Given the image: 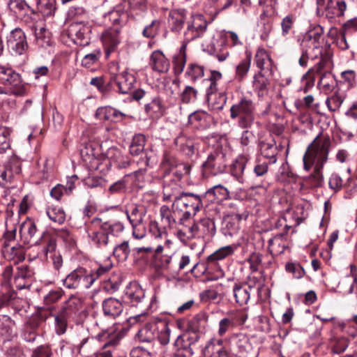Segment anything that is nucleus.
<instances>
[{"label": "nucleus", "mask_w": 357, "mask_h": 357, "mask_svg": "<svg viewBox=\"0 0 357 357\" xmlns=\"http://www.w3.org/2000/svg\"><path fill=\"white\" fill-rule=\"evenodd\" d=\"M256 107L253 101L246 97H242L230 107V117L238 119V125L243 129H248L256 121Z\"/></svg>", "instance_id": "2"}, {"label": "nucleus", "mask_w": 357, "mask_h": 357, "mask_svg": "<svg viewBox=\"0 0 357 357\" xmlns=\"http://www.w3.org/2000/svg\"><path fill=\"white\" fill-rule=\"evenodd\" d=\"M102 42L105 49L106 56L114 52L121 41L120 36V29H109L104 31L101 36Z\"/></svg>", "instance_id": "17"}, {"label": "nucleus", "mask_w": 357, "mask_h": 357, "mask_svg": "<svg viewBox=\"0 0 357 357\" xmlns=\"http://www.w3.org/2000/svg\"><path fill=\"white\" fill-rule=\"evenodd\" d=\"M146 143L145 136L142 134L135 135L130 145V153L133 155H139L144 149Z\"/></svg>", "instance_id": "49"}, {"label": "nucleus", "mask_w": 357, "mask_h": 357, "mask_svg": "<svg viewBox=\"0 0 357 357\" xmlns=\"http://www.w3.org/2000/svg\"><path fill=\"white\" fill-rule=\"evenodd\" d=\"M111 83L115 84L118 91L122 94H127L133 89L135 84V77L124 70L118 73H114L111 77Z\"/></svg>", "instance_id": "13"}, {"label": "nucleus", "mask_w": 357, "mask_h": 357, "mask_svg": "<svg viewBox=\"0 0 357 357\" xmlns=\"http://www.w3.org/2000/svg\"><path fill=\"white\" fill-rule=\"evenodd\" d=\"M206 321L205 316L203 314H197L193 317L190 321V327L193 331L192 334L183 335L184 337L183 344H186L187 347L195 345L199 340V336L196 333L197 331L202 327V322Z\"/></svg>", "instance_id": "20"}, {"label": "nucleus", "mask_w": 357, "mask_h": 357, "mask_svg": "<svg viewBox=\"0 0 357 357\" xmlns=\"http://www.w3.org/2000/svg\"><path fill=\"white\" fill-rule=\"evenodd\" d=\"M214 221L211 218H204L188 227L187 238L212 237L215 234Z\"/></svg>", "instance_id": "8"}, {"label": "nucleus", "mask_w": 357, "mask_h": 357, "mask_svg": "<svg viewBox=\"0 0 357 357\" xmlns=\"http://www.w3.org/2000/svg\"><path fill=\"white\" fill-rule=\"evenodd\" d=\"M206 195H213L217 201H222L229 197L228 190L222 185H216L206 191Z\"/></svg>", "instance_id": "54"}, {"label": "nucleus", "mask_w": 357, "mask_h": 357, "mask_svg": "<svg viewBox=\"0 0 357 357\" xmlns=\"http://www.w3.org/2000/svg\"><path fill=\"white\" fill-rule=\"evenodd\" d=\"M202 206L201 197L192 193H182L180 196L174 198L172 204V208L174 211H183L184 210L199 211Z\"/></svg>", "instance_id": "10"}, {"label": "nucleus", "mask_w": 357, "mask_h": 357, "mask_svg": "<svg viewBox=\"0 0 357 357\" xmlns=\"http://www.w3.org/2000/svg\"><path fill=\"white\" fill-rule=\"evenodd\" d=\"M284 146L280 143L277 144L275 139L266 140L262 142L260 144L261 154L270 160L269 163L274 164L277 161V155Z\"/></svg>", "instance_id": "21"}, {"label": "nucleus", "mask_w": 357, "mask_h": 357, "mask_svg": "<svg viewBox=\"0 0 357 357\" xmlns=\"http://www.w3.org/2000/svg\"><path fill=\"white\" fill-rule=\"evenodd\" d=\"M7 45L13 54L22 55L28 47L24 32L20 28L12 30L7 37Z\"/></svg>", "instance_id": "11"}, {"label": "nucleus", "mask_w": 357, "mask_h": 357, "mask_svg": "<svg viewBox=\"0 0 357 357\" xmlns=\"http://www.w3.org/2000/svg\"><path fill=\"white\" fill-rule=\"evenodd\" d=\"M183 336L181 335L177 337L174 342V346L178 349L174 354V357H192L194 354L193 348L183 344Z\"/></svg>", "instance_id": "45"}, {"label": "nucleus", "mask_w": 357, "mask_h": 357, "mask_svg": "<svg viewBox=\"0 0 357 357\" xmlns=\"http://www.w3.org/2000/svg\"><path fill=\"white\" fill-rule=\"evenodd\" d=\"M255 63L260 70L259 73L272 75L273 61L270 54L263 47L257 48L255 55Z\"/></svg>", "instance_id": "18"}, {"label": "nucleus", "mask_w": 357, "mask_h": 357, "mask_svg": "<svg viewBox=\"0 0 357 357\" xmlns=\"http://www.w3.org/2000/svg\"><path fill=\"white\" fill-rule=\"evenodd\" d=\"M335 0H317V11L325 12L327 17L333 18Z\"/></svg>", "instance_id": "59"}, {"label": "nucleus", "mask_w": 357, "mask_h": 357, "mask_svg": "<svg viewBox=\"0 0 357 357\" xmlns=\"http://www.w3.org/2000/svg\"><path fill=\"white\" fill-rule=\"evenodd\" d=\"M124 298L132 305L137 306L144 302L145 291L138 283L130 282L126 289Z\"/></svg>", "instance_id": "19"}, {"label": "nucleus", "mask_w": 357, "mask_h": 357, "mask_svg": "<svg viewBox=\"0 0 357 357\" xmlns=\"http://www.w3.org/2000/svg\"><path fill=\"white\" fill-rule=\"evenodd\" d=\"M11 130L7 128L0 127V153H4L8 149L10 148V142L9 137Z\"/></svg>", "instance_id": "58"}, {"label": "nucleus", "mask_w": 357, "mask_h": 357, "mask_svg": "<svg viewBox=\"0 0 357 357\" xmlns=\"http://www.w3.org/2000/svg\"><path fill=\"white\" fill-rule=\"evenodd\" d=\"M252 61V54L250 52L246 53V58L240 61L236 67V78L241 82L249 72Z\"/></svg>", "instance_id": "44"}, {"label": "nucleus", "mask_w": 357, "mask_h": 357, "mask_svg": "<svg viewBox=\"0 0 357 357\" xmlns=\"http://www.w3.org/2000/svg\"><path fill=\"white\" fill-rule=\"evenodd\" d=\"M260 38L266 41L273 29V24L271 20L267 17L265 12L260 15V20L258 24Z\"/></svg>", "instance_id": "40"}, {"label": "nucleus", "mask_w": 357, "mask_h": 357, "mask_svg": "<svg viewBox=\"0 0 357 357\" xmlns=\"http://www.w3.org/2000/svg\"><path fill=\"white\" fill-rule=\"evenodd\" d=\"M206 27L207 22L202 15H192L190 20L187 21V27L183 32V44L187 47L188 43L200 37Z\"/></svg>", "instance_id": "6"}, {"label": "nucleus", "mask_w": 357, "mask_h": 357, "mask_svg": "<svg viewBox=\"0 0 357 357\" xmlns=\"http://www.w3.org/2000/svg\"><path fill=\"white\" fill-rule=\"evenodd\" d=\"M8 10L16 15L21 16L28 12L33 14L35 11L24 0H9L7 3Z\"/></svg>", "instance_id": "33"}, {"label": "nucleus", "mask_w": 357, "mask_h": 357, "mask_svg": "<svg viewBox=\"0 0 357 357\" xmlns=\"http://www.w3.org/2000/svg\"><path fill=\"white\" fill-rule=\"evenodd\" d=\"M126 213L131 225H141L145 215V209L142 206L132 204L127 208Z\"/></svg>", "instance_id": "30"}, {"label": "nucleus", "mask_w": 357, "mask_h": 357, "mask_svg": "<svg viewBox=\"0 0 357 357\" xmlns=\"http://www.w3.org/2000/svg\"><path fill=\"white\" fill-rule=\"evenodd\" d=\"M331 140L328 136L318 135L309 144L303 155V168L309 171L312 166L316 169H323L328 159Z\"/></svg>", "instance_id": "1"}, {"label": "nucleus", "mask_w": 357, "mask_h": 357, "mask_svg": "<svg viewBox=\"0 0 357 357\" xmlns=\"http://www.w3.org/2000/svg\"><path fill=\"white\" fill-rule=\"evenodd\" d=\"M0 84L3 89L10 91L6 95H20L22 93L21 77L10 66H0Z\"/></svg>", "instance_id": "5"}, {"label": "nucleus", "mask_w": 357, "mask_h": 357, "mask_svg": "<svg viewBox=\"0 0 357 357\" xmlns=\"http://www.w3.org/2000/svg\"><path fill=\"white\" fill-rule=\"evenodd\" d=\"M149 64L153 70L161 73H167L170 66L169 60L159 50L154 51L151 54Z\"/></svg>", "instance_id": "26"}, {"label": "nucleus", "mask_w": 357, "mask_h": 357, "mask_svg": "<svg viewBox=\"0 0 357 357\" xmlns=\"http://www.w3.org/2000/svg\"><path fill=\"white\" fill-rule=\"evenodd\" d=\"M160 26V20H153L151 24L144 28L142 36L146 38H154L158 34Z\"/></svg>", "instance_id": "57"}, {"label": "nucleus", "mask_w": 357, "mask_h": 357, "mask_svg": "<svg viewBox=\"0 0 357 357\" xmlns=\"http://www.w3.org/2000/svg\"><path fill=\"white\" fill-rule=\"evenodd\" d=\"M130 254V249L128 241L116 245L113 250V255L119 261H125Z\"/></svg>", "instance_id": "60"}, {"label": "nucleus", "mask_w": 357, "mask_h": 357, "mask_svg": "<svg viewBox=\"0 0 357 357\" xmlns=\"http://www.w3.org/2000/svg\"><path fill=\"white\" fill-rule=\"evenodd\" d=\"M96 280L97 277L88 273L85 268L79 267L66 275L63 280V284L69 289H88Z\"/></svg>", "instance_id": "3"}, {"label": "nucleus", "mask_w": 357, "mask_h": 357, "mask_svg": "<svg viewBox=\"0 0 357 357\" xmlns=\"http://www.w3.org/2000/svg\"><path fill=\"white\" fill-rule=\"evenodd\" d=\"M101 56V51L99 49L94 50L92 52L86 54L82 59L81 65L85 68H90L98 63Z\"/></svg>", "instance_id": "62"}, {"label": "nucleus", "mask_w": 357, "mask_h": 357, "mask_svg": "<svg viewBox=\"0 0 357 357\" xmlns=\"http://www.w3.org/2000/svg\"><path fill=\"white\" fill-rule=\"evenodd\" d=\"M187 11L184 8L172 9L168 13L167 22L169 30L180 33L187 22Z\"/></svg>", "instance_id": "14"}, {"label": "nucleus", "mask_w": 357, "mask_h": 357, "mask_svg": "<svg viewBox=\"0 0 357 357\" xmlns=\"http://www.w3.org/2000/svg\"><path fill=\"white\" fill-rule=\"evenodd\" d=\"M336 85L335 76L329 70L325 71L321 74L318 86L322 88L325 92L332 91Z\"/></svg>", "instance_id": "46"}, {"label": "nucleus", "mask_w": 357, "mask_h": 357, "mask_svg": "<svg viewBox=\"0 0 357 357\" xmlns=\"http://www.w3.org/2000/svg\"><path fill=\"white\" fill-rule=\"evenodd\" d=\"M204 75V66L195 63H189L185 72V77L190 79L192 82H197L198 79L203 77Z\"/></svg>", "instance_id": "42"}, {"label": "nucleus", "mask_w": 357, "mask_h": 357, "mask_svg": "<svg viewBox=\"0 0 357 357\" xmlns=\"http://www.w3.org/2000/svg\"><path fill=\"white\" fill-rule=\"evenodd\" d=\"M161 168L164 172L163 174L169 173L172 178L174 180L173 176H174L177 181L181 180L183 175L188 174L190 171V165L185 163L177 164L174 158L167 153L163 155Z\"/></svg>", "instance_id": "9"}, {"label": "nucleus", "mask_w": 357, "mask_h": 357, "mask_svg": "<svg viewBox=\"0 0 357 357\" xmlns=\"http://www.w3.org/2000/svg\"><path fill=\"white\" fill-rule=\"evenodd\" d=\"M46 213L49 218L56 223L62 224L65 221V212L62 208L59 207H48L47 208Z\"/></svg>", "instance_id": "55"}, {"label": "nucleus", "mask_w": 357, "mask_h": 357, "mask_svg": "<svg viewBox=\"0 0 357 357\" xmlns=\"http://www.w3.org/2000/svg\"><path fill=\"white\" fill-rule=\"evenodd\" d=\"M229 351L236 357H251L253 347L248 337L244 334H234L229 338Z\"/></svg>", "instance_id": "7"}, {"label": "nucleus", "mask_w": 357, "mask_h": 357, "mask_svg": "<svg viewBox=\"0 0 357 357\" xmlns=\"http://www.w3.org/2000/svg\"><path fill=\"white\" fill-rule=\"evenodd\" d=\"M204 174L218 175L225 172L227 167V153L222 147L211 152L203 165Z\"/></svg>", "instance_id": "4"}, {"label": "nucleus", "mask_w": 357, "mask_h": 357, "mask_svg": "<svg viewBox=\"0 0 357 357\" xmlns=\"http://www.w3.org/2000/svg\"><path fill=\"white\" fill-rule=\"evenodd\" d=\"M82 307V301L74 296H71L62 306L60 312L70 317L76 314Z\"/></svg>", "instance_id": "35"}, {"label": "nucleus", "mask_w": 357, "mask_h": 357, "mask_svg": "<svg viewBox=\"0 0 357 357\" xmlns=\"http://www.w3.org/2000/svg\"><path fill=\"white\" fill-rule=\"evenodd\" d=\"M339 288L344 295H357V275L352 274L346 277L340 282Z\"/></svg>", "instance_id": "36"}, {"label": "nucleus", "mask_w": 357, "mask_h": 357, "mask_svg": "<svg viewBox=\"0 0 357 357\" xmlns=\"http://www.w3.org/2000/svg\"><path fill=\"white\" fill-rule=\"evenodd\" d=\"M197 91L190 86H186L180 95L181 101L188 104L197 99Z\"/></svg>", "instance_id": "63"}, {"label": "nucleus", "mask_w": 357, "mask_h": 357, "mask_svg": "<svg viewBox=\"0 0 357 357\" xmlns=\"http://www.w3.org/2000/svg\"><path fill=\"white\" fill-rule=\"evenodd\" d=\"M227 40L223 37L213 38L211 41L206 45V51L215 56L220 62L226 60L229 53L227 49Z\"/></svg>", "instance_id": "16"}, {"label": "nucleus", "mask_w": 357, "mask_h": 357, "mask_svg": "<svg viewBox=\"0 0 357 357\" xmlns=\"http://www.w3.org/2000/svg\"><path fill=\"white\" fill-rule=\"evenodd\" d=\"M236 248V247L235 245H232L222 247L213 254L210 255L207 258V261L208 262H215L216 261L223 259L227 256L231 255L234 252Z\"/></svg>", "instance_id": "51"}, {"label": "nucleus", "mask_w": 357, "mask_h": 357, "mask_svg": "<svg viewBox=\"0 0 357 357\" xmlns=\"http://www.w3.org/2000/svg\"><path fill=\"white\" fill-rule=\"evenodd\" d=\"M101 229L106 231L107 235L118 236L124 229V226L121 222H101Z\"/></svg>", "instance_id": "56"}, {"label": "nucleus", "mask_w": 357, "mask_h": 357, "mask_svg": "<svg viewBox=\"0 0 357 357\" xmlns=\"http://www.w3.org/2000/svg\"><path fill=\"white\" fill-rule=\"evenodd\" d=\"M82 158L84 164L91 170L100 169L102 171L107 169L109 165V161L107 158L102 157L96 156L93 153V151L89 150L88 148H85L81 151Z\"/></svg>", "instance_id": "15"}, {"label": "nucleus", "mask_w": 357, "mask_h": 357, "mask_svg": "<svg viewBox=\"0 0 357 357\" xmlns=\"http://www.w3.org/2000/svg\"><path fill=\"white\" fill-rule=\"evenodd\" d=\"M208 96V105L213 111L221 110L226 104L227 97L224 93H212Z\"/></svg>", "instance_id": "48"}, {"label": "nucleus", "mask_w": 357, "mask_h": 357, "mask_svg": "<svg viewBox=\"0 0 357 357\" xmlns=\"http://www.w3.org/2000/svg\"><path fill=\"white\" fill-rule=\"evenodd\" d=\"M96 116L100 120L118 123L123 121L127 115L112 107L106 106L98 108Z\"/></svg>", "instance_id": "22"}, {"label": "nucleus", "mask_w": 357, "mask_h": 357, "mask_svg": "<svg viewBox=\"0 0 357 357\" xmlns=\"http://www.w3.org/2000/svg\"><path fill=\"white\" fill-rule=\"evenodd\" d=\"M70 33L74 35L73 41L77 45L85 47L90 43L89 29L87 26L80 24H73L70 29Z\"/></svg>", "instance_id": "23"}, {"label": "nucleus", "mask_w": 357, "mask_h": 357, "mask_svg": "<svg viewBox=\"0 0 357 357\" xmlns=\"http://www.w3.org/2000/svg\"><path fill=\"white\" fill-rule=\"evenodd\" d=\"M249 160L250 156L248 155L243 154L239 155L231 165V174L240 183H244L245 182L243 172Z\"/></svg>", "instance_id": "24"}, {"label": "nucleus", "mask_w": 357, "mask_h": 357, "mask_svg": "<svg viewBox=\"0 0 357 357\" xmlns=\"http://www.w3.org/2000/svg\"><path fill=\"white\" fill-rule=\"evenodd\" d=\"M331 59V53H326L322 59H320V61L317 64L310 68L307 73L303 75V79L308 77L310 75H314V73L319 74L321 76V74L324 73L323 70L328 68Z\"/></svg>", "instance_id": "43"}, {"label": "nucleus", "mask_w": 357, "mask_h": 357, "mask_svg": "<svg viewBox=\"0 0 357 357\" xmlns=\"http://www.w3.org/2000/svg\"><path fill=\"white\" fill-rule=\"evenodd\" d=\"M252 287L247 284H235L233 288L234 296L236 303L243 305L248 303Z\"/></svg>", "instance_id": "34"}, {"label": "nucleus", "mask_w": 357, "mask_h": 357, "mask_svg": "<svg viewBox=\"0 0 357 357\" xmlns=\"http://www.w3.org/2000/svg\"><path fill=\"white\" fill-rule=\"evenodd\" d=\"M158 329L156 324H146L139 330L137 336L142 342L153 343V347L158 344L156 340V331Z\"/></svg>", "instance_id": "28"}, {"label": "nucleus", "mask_w": 357, "mask_h": 357, "mask_svg": "<svg viewBox=\"0 0 357 357\" xmlns=\"http://www.w3.org/2000/svg\"><path fill=\"white\" fill-rule=\"evenodd\" d=\"M158 329L156 331V340L158 344L166 345L170 340V328L167 321H160L157 323Z\"/></svg>", "instance_id": "39"}, {"label": "nucleus", "mask_w": 357, "mask_h": 357, "mask_svg": "<svg viewBox=\"0 0 357 357\" xmlns=\"http://www.w3.org/2000/svg\"><path fill=\"white\" fill-rule=\"evenodd\" d=\"M68 318L70 317L60 311L57 314L54 316L55 329L56 334L62 335L66 333L67 328V320Z\"/></svg>", "instance_id": "61"}, {"label": "nucleus", "mask_w": 357, "mask_h": 357, "mask_svg": "<svg viewBox=\"0 0 357 357\" xmlns=\"http://www.w3.org/2000/svg\"><path fill=\"white\" fill-rule=\"evenodd\" d=\"M102 310L105 316L115 319L123 312V306L121 302L114 298H109L102 302Z\"/></svg>", "instance_id": "27"}, {"label": "nucleus", "mask_w": 357, "mask_h": 357, "mask_svg": "<svg viewBox=\"0 0 357 357\" xmlns=\"http://www.w3.org/2000/svg\"><path fill=\"white\" fill-rule=\"evenodd\" d=\"M176 146L187 156H192L195 153L194 142L185 135H180L175 139Z\"/></svg>", "instance_id": "38"}, {"label": "nucleus", "mask_w": 357, "mask_h": 357, "mask_svg": "<svg viewBox=\"0 0 357 357\" xmlns=\"http://www.w3.org/2000/svg\"><path fill=\"white\" fill-rule=\"evenodd\" d=\"M225 351H226V350H222L221 348H218L211 340L206 343V346L202 349V353L206 357H218Z\"/></svg>", "instance_id": "64"}, {"label": "nucleus", "mask_w": 357, "mask_h": 357, "mask_svg": "<svg viewBox=\"0 0 357 357\" xmlns=\"http://www.w3.org/2000/svg\"><path fill=\"white\" fill-rule=\"evenodd\" d=\"M3 253L4 257L15 265L23 261L25 259L24 250L20 246H5Z\"/></svg>", "instance_id": "32"}, {"label": "nucleus", "mask_w": 357, "mask_h": 357, "mask_svg": "<svg viewBox=\"0 0 357 357\" xmlns=\"http://www.w3.org/2000/svg\"><path fill=\"white\" fill-rule=\"evenodd\" d=\"M163 185V199L170 200L173 197H176L178 192V185L176 182L172 178L169 173L163 174L162 176Z\"/></svg>", "instance_id": "31"}, {"label": "nucleus", "mask_w": 357, "mask_h": 357, "mask_svg": "<svg viewBox=\"0 0 357 357\" xmlns=\"http://www.w3.org/2000/svg\"><path fill=\"white\" fill-rule=\"evenodd\" d=\"M35 243L41 246V251L47 256L48 253L54 252L56 248V239L54 234L44 231Z\"/></svg>", "instance_id": "29"}, {"label": "nucleus", "mask_w": 357, "mask_h": 357, "mask_svg": "<svg viewBox=\"0 0 357 357\" xmlns=\"http://www.w3.org/2000/svg\"><path fill=\"white\" fill-rule=\"evenodd\" d=\"M305 35H310L312 38L307 42V49L312 48V52L310 54L311 59H322L326 53H330L329 51L324 50V47L320 45L319 40L320 39V34L313 31H309Z\"/></svg>", "instance_id": "25"}, {"label": "nucleus", "mask_w": 357, "mask_h": 357, "mask_svg": "<svg viewBox=\"0 0 357 357\" xmlns=\"http://www.w3.org/2000/svg\"><path fill=\"white\" fill-rule=\"evenodd\" d=\"M266 75H268L258 73L254 76L253 88L259 97H264L268 91V85L269 82Z\"/></svg>", "instance_id": "37"}, {"label": "nucleus", "mask_w": 357, "mask_h": 357, "mask_svg": "<svg viewBox=\"0 0 357 357\" xmlns=\"http://www.w3.org/2000/svg\"><path fill=\"white\" fill-rule=\"evenodd\" d=\"M86 232L91 243L98 248H102L107 245L109 238L106 231L101 229V219L93 218L91 225L87 226Z\"/></svg>", "instance_id": "12"}, {"label": "nucleus", "mask_w": 357, "mask_h": 357, "mask_svg": "<svg viewBox=\"0 0 357 357\" xmlns=\"http://www.w3.org/2000/svg\"><path fill=\"white\" fill-rule=\"evenodd\" d=\"M96 339L100 342H105L104 347L116 345L119 341L118 335L112 328L102 331L96 335Z\"/></svg>", "instance_id": "47"}, {"label": "nucleus", "mask_w": 357, "mask_h": 357, "mask_svg": "<svg viewBox=\"0 0 357 357\" xmlns=\"http://www.w3.org/2000/svg\"><path fill=\"white\" fill-rule=\"evenodd\" d=\"M207 114L202 111H196L188 116V123L195 128H202L205 126Z\"/></svg>", "instance_id": "53"}, {"label": "nucleus", "mask_w": 357, "mask_h": 357, "mask_svg": "<svg viewBox=\"0 0 357 357\" xmlns=\"http://www.w3.org/2000/svg\"><path fill=\"white\" fill-rule=\"evenodd\" d=\"M296 17L289 14L283 17L280 22L281 35L282 37H287L292 31L296 22Z\"/></svg>", "instance_id": "52"}, {"label": "nucleus", "mask_w": 357, "mask_h": 357, "mask_svg": "<svg viewBox=\"0 0 357 357\" xmlns=\"http://www.w3.org/2000/svg\"><path fill=\"white\" fill-rule=\"evenodd\" d=\"M38 322L35 320H31L27 322L23 328L22 336L23 339L26 342H33L36 340L38 328Z\"/></svg>", "instance_id": "50"}, {"label": "nucleus", "mask_w": 357, "mask_h": 357, "mask_svg": "<svg viewBox=\"0 0 357 357\" xmlns=\"http://www.w3.org/2000/svg\"><path fill=\"white\" fill-rule=\"evenodd\" d=\"M185 44H182L178 53L173 57V66L175 74L178 75L181 74L184 70L186 63Z\"/></svg>", "instance_id": "41"}]
</instances>
